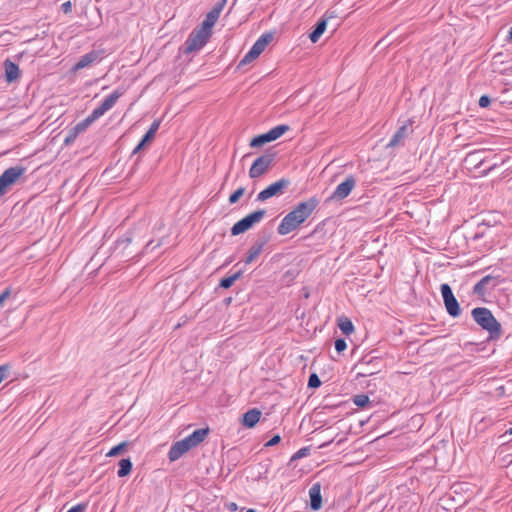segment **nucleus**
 Masks as SVG:
<instances>
[{
  "label": "nucleus",
  "mask_w": 512,
  "mask_h": 512,
  "mask_svg": "<svg viewBox=\"0 0 512 512\" xmlns=\"http://www.w3.org/2000/svg\"><path fill=\"white\" fill-rule=\"evenodd\" d=\"M265 215L266 211L264 209H259L246 215L232 226L231 235L237 236L242 233H245L246 231L251 229L255 224L259 223L264 218Z\"/></svg>",
  "instance_id": "obj_4"
},
{
  "label": "nucleus",
  "mask_w": 512,
  "mask_h": 512,
  "mask_svg": "<svg viewBox=\"0 0 512 512\" xmlns=\"http://www.w3.org/2000/svg\"><path fill=\"white\" fill-rule=\"evenodd\" d=\"M152 243H153V241H149V242L147 243V247H148V246H150V245H152Z\"/></svg>",
  "instance_id": "obj_61"
},
{
  "label": "nucleus",
  "mask_w": 512,
  "mask_h": 512,
  "mask_svg": "<svg viewBox=\"0 0 512 512\" xmlns=\"http://www.w3.org/2000/svg\"><path fill=\"white\" fill-rule=\"evenodd\" d=\"M356 186V179L353 175H349L342 183L338 184L329 200H343L349 196Z\"/></svg>",
  "instance_id": "obj_10"
},
{
  "label": "nucleus",
  "mask_w": 512,
  "mask_h": 512,
  "mask_svg": "<svg viewBox=\"0 0 512 512\" xmlns=\"http://www.w3.org/2000/svg\"><path fill=\"white\" fill-rule=\"evenodd\" d=\"M490 103H491V99L488 95H482L478 102V104L481 108H487L490 105Z\"/></svg>",
  "instance_id": "obj_43"
},
{
  "label": "nucleus",
  "mask_w": 512,
  "mask_h": 512,
  "mask_svg": "<svg viewBox=\"0 0 512 512\" xmlns=\"http://www.w3.org/2000/svg\"><path fill=\"white\" fill-rule=\"evenodd\" d=\"M408 134H409L408 124H404V125L400 126L397 129V131L395 132V134L392 136V138L390 139V141L386 145V147L394 148L396 146L402 145L404 139L408 136Z\"/></svg>",
  "instance_id": "obj_15"
},
{
  "label": "nucleus",
  "mask_w": 512,
  "mask_h": 512,
  "mask_svg": "<svg viewBox=\"0 0 512 512\" xmlns=\"http://www.w3.org/2000/svg\"><path fill=\"white\" fill-rule=\"evenodd\" d=\"M242 276V271L239 270L237 272H235L234 274L230 275V276H227V277H224L220 280L219 282V287L223 288V289H228L230 288L234 283L235 281H237L240 277Z\"/></svg>",
  "instance_id": "obj_27"
},
{
  "label": "nucleus",
  "mask_w": 512,
  "mask_h": 512,
  "mask_svg": "<svg viewBox=\"0 0 512 512\" xmlns=\"http://www.w3.org/2000/svg\"><path fill=\"white\" fill-rule=\"evenodd\" d=\"M367 373H368L369 375H372V374H374V372H373V371H371V370H368V369H367Z\"/></svg>",
  "instance_id": "obj_58"
},
{
  "label": "nucleus",
  "mask_w": 512,
  "mask_h": 512,
  "mask_svg": "<svg viewBox=\"0 0 512 512\" xmlns=\"http://www.w3.org/2000/svg\"><path fill=\"white\" fill-rule=\"evenodd\" d=\"M245 193V188L244 187H239L238 189H236L230 196H229V203L230 204H235L239 201V199L244 195Z\"/></svg>",
  "instance_id": "obj_36"
},
{
  "label": "nucleus",
  "mask_w": 512,
  "mask_h": 512,
  "mask_svg": "<svg viewBox=\"0 0 512 512\" xmlns=\"http://www.w3.org/2000/svg\"><path fill=\"white\" fill-rule=\"evenodd\" d=\"M495 280V277L492 275H486L480 281H478L473 287V293L479 296H483L486 294L487 286L491 281Z\"/></svg>",
  "instance_id": "obj_21"
},
{
  "label": "nucleus",
  "mask_w": 512,
  "mask_h": 512,
  "mask_svg": "<svg viewBox=\"0 0 512 512\" xmlns=\"http://www.w3.org/2000/svg\"><path fill=\"white\" fill-rule=\"evenodd\" d=\"M260 56L259 52L251 47V49L246 53V55L241 59L239 62L237 68H241L247 64H250L255 59H257Z\"/></svg>",
  "instance_id": "obj_28"
},
{
  "label": "nucleus",
  "mask_w": 512,
  "mask_h": 512,
  "mask_svg": "<svg viewBox=\"0 0 512 512\" xmlns=\"http://www.w3.org/2000/svg\"><path fill=\"white\" fill-rule=\"evenodd\" d=\"M231 508L236 509V503H233V504L231 505Z\"/></svg>",
  "instance_id": "obj_59"
},
{
  "label": "nucleus",
  "mask_w": 512,
  "mask_h": 512,
  "mask_svg": "<svg viewBox=\"0 0 512 512\" xmlns=\"http://www.w3.org/2000/svg\"><path fill=\"white\" fill-rule=\"evenodd\" d=\"M347 348V343L344 338H338L335 340V349L340 354Z\"/></svg>",
  "instance_id": "obj_39"
},
{
  "label": "nucleus",
  "mask_w": 512,
  "mask_h": 512,
  "mask_svg": "<svg viewBox=\"0 0 512 512\" xmlns=\"http://www.w3.org/2000/svg\"><path fill=\"white\" fill-rule=\"evenodd\" d=\"M87 508V504L79 503L73 507H71L67 512H84Z\"/></svg>",
  "instance_id": "obj_45"
},
{
  "label": "nucleus",
  "mask_w": 512,
  "mask_h": 512,
  "mask_svg": "<svg viewBox=\"0 0 512 512\" xmlns=\"http://www.w3.org/2000/svg\"><path fill=\"white\" fill-rule=\"evenodd\" d=\"M215 23L216 21L206 16L201 25L197 26L196 29L210 37L212 34V28Z\"/></svg>",
  "instance_id": "obj_29"
},
{
  "label": "nucleus",
  "mask_w": 512,
  "mask_h": 512,
  "mask_svg": "<svg viewBox=\"0 0 512 512\" xmlns=\"http://www.w3.org/2000/svg\"><path fill=\"white\" fill-rule=\"evenodd\" d=\"M322 18L323 19H326L327 22H329L330 20H333V19H338L339 18V14L337 13L336 10L334 9H328L323 15H322Z\"/></svg>",
  "instance_id": "obj_41"
},
{
  "label": "nucleus",
  "mask_w": 512,
  "mask_h": 512,
  "mask_svg": "<svg viewBox=\"0 0 512 512\" xmlns=\"http://www.w3.org/2000/svg\"><path fill=\"white\" fill-rule=\"evenodd\" d=\"M93 122L88 118L86 117L85 119H83L82 121H80L79 123H77L73 129L76 131V133L78 134H81L83 132H85L87 130V128L92 124Z\"/></svg>",
  "instance_id": "obj_35"
},
{
  "label": "nucleus",
  "mask_w": 512,
  "mask_h": 512,
  "mask_svg": "<svg viewBox=\"0 0 512 512\" xmlns=\"http://www.w3.org/2000/svg\"><path fill=\"white\" fill-rule=\"evenodd\" d=\"M209 433V428H200L193 431L190 435L182 440L175 442L169 452L168 458L170 461H176L181 458L190 449L197 447L201 442L204 441Z\"/></svg>",
  "instance_id": "obj_2"
},
{
  "label": "nucleus",
  "mask_w": 512,
  "mask_h": 512,
  "mask_svg": "<svg viewBox=\"0 0 512 512\" xmlns=\"http://www.w3.org/2000/svg\"><path fill=\"white\" fill-rule=\"evenodd\" d=\"M275 157V152L267 150L264 154L256 158L249 169V177L255 179L264 175L272 166Z\"/></svg>",
  "instance_id": "obj_5"
},
{
  "label": "nucleus",
  "mask_w": 512,
  "mask_h": 512,
  "mask_svg": "<svg viewBox=\"0 0 512 512\" xmlns=\"http://www.w3.org/2000/svg\"><path fill=\"white\" fill-rule=\"evenodd\" d=\"M338 326L345 335H350L354 332V325L348 318L340 319Z\"/></svg>",
  "instance_id": "obj_32"
},
{
  "label": "nucleus",
  "mask_w": 512,
  "mask_h": 512,
  "mask_svg": "<svg viewBox=\"0 0 512 512\" xmlns=\"http://www.w3.org/2000/svg\"><path fill=\"white\" fill-rule=\"evenodd\" d=\"M507 40H509V41L512 40V27L509 30V34H508Z\"/></svg>",
  "instance_id": "obj_55"
},
{
  "label": "nucleus",
  "mask_w": 512,
  "mask_h": 512,
  "mask_svg": "<svg viewBox=\"0 0 512 512\" xmlns=\"http://www.w3.org/2000/svg\"><path fill=\"white\" fill-rule=\"evenodd\" d=\"M353 403L359 408H365L370 404V399L366 394H358L353 397Z\"/></svg>",
  "instance_id": "obj_34"
},
{
  "label": "nucleus",
  "mask_w": 512,
  "mask_h": 512,
  "mask_svg": "<svg viewBox=\"0 0 512 512\" xmlns=\"http://www.w3.org/2000/svg\"><path fill=\"white\" fill-rule=\"evenodd\" d=\"M484 235H485V234H484V232H483V231H478V232H476V233H475V235H474V237H473V238H474L475 240H476V239H480V238H483V237H484Z\"/></svg>",
  "instance_id": "obj_53"
},
{
  "label": "nucleus",
  "mask_w": 512,
  "mask_h": 512,
  "mask_svg": "<svg viewBox=\"0 0 512 512\" xmlns=\"http://www.w3.org/2000/svg\"><path fill=\"white\" fill-rule=\"evenodd\" d=\"M118 465H119V469L117 471L118 477H125V476L129 475L130 472L132 471L133 464H132V461L130 460V458L121 459L119 461Z\"/></svg>",
  "instance_id": "obj_25"
},
{
  "label": "nucleus",
  "mask_w": 512,
  "mask_h": 512,
  "mask_svg": "<svg viewBox=\"0 0 512 512\" xmlns=\"http://www.w3.org/2000/svg\"><path fill=\"white\" fill-rule=\"evenodd\" d=\"M231 508L236 509V503H233V504L231 505Z\"/></svg>",
  "instance_id": "obj_60"
},
{
  "label": "nucleus",
  "mask_w": 512,
  "mask_h": 512,
  "mask_svg": "<svg viewBox=\"0 0 512 512\" xmlns=\"http://www.w3.org/2000/svg\"><path fill=\"white\" fill-rule=\"evenodd\" d=\"M4 68H5V79L8 83H12L19 78L20 69L16 63L7 59L4 62Z\"/></svg>",
  "instance_id": "obj_17"
},
{
  "label": "nucleus",
  "mask_w": 512,
  "mask_h": 512,
  "mask_svg": "<svg viewBox=\"0 0 512 512\" xmlns=\"http://www.w3.org/2000/svg\"><path fill=\"white\" fill-rule=\"evenodd\" d=\"M320 201L316 196L297 203L294 208L282 219L277 227L279 235H287L304 223L318 207Z\"/></svg>",
  "instance_id": "obj_1"
},
{
  "label": "nucleus",
  "mask_w": 512,
  "mask_h": 512,
  "mask_svg": "<svg viewBox=\"0 0 512 512\" xmlns=\"http://www.w3.org/2000/svg\"><path fill=\"white\" fill-rule=\"evenodd\" d=\"M267 143H270L269 137L267 133H263L252 138L249 143V146L251 148H258L264 146Z\"/></svg>",
  "instance_id": "obj_31"
},
{
  "label": "nucleus",
  "mask_w": 512,
  "mask_h": 512,
  "mask_svg": "<svg viewBox=\"0 0 512 512\" xmlns=\"http://www.w3.org/2000/svg\"><path fill=\"white\" fill-rule=\"evenodd\" d=\"M372 360H373V358H372V359H370V360H369V361H367V362H365V361L363 360L362 365H369V364L372 362Z\"/></svg>",
  "instance_id": "obj_56"
},
{
  "label": "nucleus",
  "mask_w": 512,
  "mask_h": 512,
  "mask_svg": "<svg viewBox=\"0 0 512 512\" xmlns=\"http://www.w3.org/2000/svg\"><path fill=\"white\" fill-rule=\"evenodd\" d=\"M132 243V236L130 233H126L115 242L114 253L120 256L125 261L132 258V252L126 253V249Z\"/></svg>",
  "instance_id": "obj_12"
},
{
  "label": "nucleus",
  "mask_w": 512,
  "mask_h": 512,
  "mask_svg": "<svg viewBox=\"0 0 512 512\" xmlns=\"http://www.w3.org/2000/svg\"><path fill=\"white\" fill-rule=\"evenodd\" d=\"M246 512H255L254 509H248Z\"/></svg>",
  "instance_id": "obj_62"
},
{
  "label": "nucleus",
  "mask_w": 512,
  "mask_h": 512,
  "mask_svg": "<svg viewBox=\"0 0 512 512\" xmlns=\"http://www.w3.org/2000/svg\"><path fill=\"white\" fill-rule=\"evenodd\" d=\"M290 185V180L287 178H281L280 180L270 184L264 190H262L258 195L256 200L259 202H264L269 198L274 196L281 195L286 188Z\"/></svg>",
  "instance_id": "obj_9"
},
{
  "label": "nucleus",
  "mask_w": 512,
  "mask_h": 512,
  "mask_svg": "<svg viewBox=\"0 0 512 512\" xmlns=\"http://www.w3.org/2000/svg\"><path fill=\"white\" fill-rule=\"evenodd\" d=\"M160 124H161V120L160 119H155L150 128L148 129V131H152L153 134L155 135L160 127Z\"/></svg>",
  "instance_id": "obj_46"
},
{
  "label": "nucleus",
  "mask_w": 512,
  "mask_h": 512,
  "mask_svg": "<svg viewBox=\"0 0 512 512\" xmlns=\"http://www.w3.org/2000/svg\"><path fill=\"white\" fill-rule=\"evenodd\" d=\"M261 411L257 408L248 410L243 414L242 425L246 428H253L259 422Z\"/></svg>",
  "instance_id": "obj_16"
},
{
  "label": "nucleus",
  "mask_w": 512,
  "mask_h": 512,
  "mask_svg": "<svg viewBox=\"0 0 512 512\" xmlns=\"http://www.w3.org/2000/svg\"><path fill=\"white\" fill-rule=\"evenodd\" d=\"M61 10L65 13V14H68L72 11V3L71 1H66L64 3H62L61 5Z\"/></svg>",
  "instance_id": "obj_48"
},
{
  "label": "nucleus",
  "mask_w": 512,
  "mask_h": 512,
  "mask_svg": "<svg viewBox=\"0 0 512 512\" xmlns=\"http://www.w3.org/2000/svg\"><path fill=\"white\" fill-rule=\"evenodd\" d=\"M281 441L280 435H274L266 444L265 446L270 447L278 444Z\"/></svg>",
  "instance_id": "obj_49"
},
{
  "label": "nucleus",
  "mask_w": 512,
  "mask_h": 512,
  "mask_svg": "<svg viewBox=\"0 0 512 512\" xmlns=\"http://www.w3.org/2000/svg\"><path fill=\"white\" fill-rule=\"evenodd\" d=\"M146 144H147V142H144V140L141 139L140 142L138 143V145L134 148L133 154H136L139 151H141L145 147Z\"/></svg>",
  "instance_id": "obj_51"
},
{
  "label": "nucleus",
  "mask_w": 512,
  "mask_h": 512,
  "mask_svg": "<svg viewBox=\"0 0 512 512\" xmlns=\"http://www.w3.org/2000/svg\"><path fill=\"white\" fill-rule=\"evenodd\" d=\"M124 92V89H116L104 99L100 106L107 112L116 104V102L124 94Z\"/></svg>",
  "instance_id": "obj_19"
},
{
  "label": "nucleus",
  "mask_w": 512,
  "mask_h": 512,
  "mask_svg": "<svg viewBox=\"0 0 512 512\" xmlns=\"http://www.w3.org/2000/svg\"><path fill=\"white\" fill-rule=\"evenodd\" d=\"M309 498V505L313 511H318L322 508L321 484L319 482L314 483L310 487Z\"/></svg>",
  "instance_id": "obj_14"
},
{
  "label": "nucleus",
  "mask_w": 512,
  "mask_h": 512,
  "mask_svg": "<svg viewBox=\"0 0 512 512\" xmlns=\"http://www.w3.org/2000/svg\"><path fill=\"white\" fill-rule=\"evenodd\" d=\"M154 136H155V135L153 134V132H152V131H147V132L144 134V136L142 137V139L144 140V142L149 143V142H151V141H152V139L154 138Z\"/></svg>",
  "instance_id": "obj_50"
},
{
  "label": "nucleus",
  "mask_w": 512,
  "mask_h": 512,
  "mask_svg": "<svg viewBox=\"0 0 512 512\" xmlns=\"http://www.w3.org/2000/svg\"><path fill=\"white\" fill-rule=\"evenodd\" d=\"M336 408H337L336 406H325V407H323V410L332 411V410H334Z\"/></svg>",
  "instance_id": "obj_54"
},
{
  "label": "nucleus",
  "mask_w": 512,
  "mask_h": 512,
  "mask_svg": "<svg viewBox=\"0 0 512 512\" xmlns=\"http://www.w3.org/2000/svg\"><path fill=\"white\" fill-rule=\"evenodd\" d=\"M290 130V126L287 124L278 125L272 129H270L267 133L270 142L277 140L282 135H284L287 131Z\"/></svg>",
  "instance_id": "obj_24"
},
{
  "label": "nucleus",
  "mask_w": 512,
  "mask_h": 512,
  "mask_svg": "<svg viewBox=\"0 0 512 512\" xmlns=\"http://www.w3.org/2000/svg\"><path fill=\"white\" fill-rule=\"evenodd\" d=\"M273 37L274 35L272 32H266L256 40L252 47L256 49L259 52V54H261L265 50V48L272 42Z\"/></svg>",
  "instance_id": "obj_20"
},
{
  "label": "nucleus",
  "mask_w": 512,
  "mask_h": 512,
  "mask_svg": "<svg viewBox=\"0 0 512 512\" xmlns=\"http://www.w3.org/2000/svg\"><path fill=\"white\" fill-rule=\"evenodd\" d=\"M102 51L92 50L80 57L78 62L74 65L73 70L78 71L85 67H88L102 59Z\"/></svg>",
  "instance_id": "obj_13"
},
{
  "label": "nucleus",
  "mask_w": 512,
  "mask_h": 512,
  "mask_svg": "<svg viewBox=\"0 0 512 512\" xmlns=\"http://www.w3.org/2000/svg\"><path fill=\"white\" fill-rule=\"evenodd\" d=\"M209 38V36L194 28L183 45V53L190 54L200 50L207 43Z\"/></svg>",
  "instance_id": "obj_7"
},
{
  "label": "nucleus",
  "mask_w": 512,
  "mask_h": 512,
  "mask_svg": "<svg viewBox=\"0 0 512 512\" xmlns=\"http://www.w3.org/2000/svg\"><path fill=\"white\" fill-rule=\"evenodd\" d=\"M78 135H79V134H78V133H76V131H75L73 128H71V129L68 131V134H67V136H66V138H65V141H64V142H65V144H70V143L74 142V141H75V139L78 137Z\"/></svg>",
  "instance_id": "obj_42"
},
{
  "label": "nucleus",
  "mask_w": 512,
  "mask_h": 512,
  "mask_svg": "<svg viewBox=\"0 0 512 512\" xmlns=\"http://www.w3.org/2000/svg\"><path fill=\"white\" fill-rule=\"evenodd\" d=\"M128 446H129V442L123 441V442L115 445L114 447H112L110 449V451L106 454V456L107 457L117 456V455L123 453L124 451H126Z\"/></svg>",
  "instance_id": "obj_33"
},
{
  "label": "nucleus",
  "mask_w": 512,
  "mask_h": 512,
  "mask_svg": "<svg viewBox=\"0 0 512 512\" xmlns=\"http://www.w3.org/2000/svg\"><path fill=\"white\" fill-rule=\"evenodd\" d=\"M328 22L322 17L315 24L313 30L309 34V39L312 43H317L327 28Z\"/></svg>",
  "instance_id": "obj_18"
},
{
  "label": "nucleus",
  "mask_w": 512,
  "mask_h": 512,
  "mask_svg": "<svg viewBox=\"0 0 512 512\" xmlns=\"http://www.w3.org/2000/svg\"><path fill=\"white\" fill-rule=\"evenodd\" d=\"M25 167L13 166L6 169L0 176V195L7 192L8 188L24 174Z\"/></svg>",
  "instance_id": "obj_8"
},
{
  "label": "nucleus",
  "mask_w": 512,
  "mask_h": 512,
  "mask_svg": "<svg viewBox=\"0 0 512 512\" xmlns=\"http://www.w3.org/2000/svg\"><path fill=\"white\" fill-rule=\"evenodd\" d=\"M505 434L512 435V428H510L509 430H507Z\"/></svg>",
  "instance_id": "obj_57"
},
{
  "label": "nucleus",
  "mask_w": 512,
  "mask_h": 512,
  "mask_svg": "<svg viewBox=\"0 0 512 512\" xmlns=\"http://www.w3.org/2000/svg\"><path fill=\"white\" fill-rule=\"evenodd\" d=\"M9 370H10L9 365H1L0 366V383L7 377Z\"/></svg>",
  "instance_id": "obj_44"
},
{
  "label": "nucleus",
  "mask_w": 512,
  "mask_h": 512,
  "mask_svg": "<svg viewBox=\"0 0 512 512\" xmlns=\"http://www.w3.org/2000/svg\"><path fill=\"white\" fill-rule=\"evenodd\" d=\"M11 288L8 287L6 288L1 294H0V305L7 299L10 297L11 295Z\"/></svg>",
  "instance_id": "obj_47"
},
{
  "label": "nucleus",
  "mask_w": 512,
  "mask_h": 512,
  "mask_svg": "<svg viewBox=\"0 0 512 512\" xmlns=\"http://www.w3.org/2000/svg\"><path fill=\"white\" fill-rule=\"evenodd\" d=\"M227 3V0H219L213 8L206 14L209 18L213 19L217 22L221 12L223 11L225 5Z\"/></svg>",
  "instance_id": "obj_26"
},
{
  "label": "nucleus",
  "mask_w": 512,
  "mask_h": 512,
  "mask_svg": "<svg viewBox=\"0 0 512 512\" xmlns=\"http://www.w3.org/2000/svg\"><path fill=\"white\" fill-rule=\"evenodd\" d=\"M321 384H322V382L316 373L310 374L309 379H308V387L309 388L316 389V388L320 387Z\"/></svg>",
  "instance_id": "obj_37"
},
{
  "label": "nucleus",
  "mask_w": 512,
  "mask_h": 512,
  "mask_svg": "<svg viewBox=\"0 0 512 512\" xmlns=\"http://www.w3.org/2000/svg\"><path fill=\"white\" fill-rule=\"evenodd\" d=\"M106 113V111L101 107L95 108L90 115L87 117L94 123L98 118L103 116Z\"/></svg>",
  "instance_id": "obj_38"
},
{
  "label": "nucleus",
  "mask_w": 512,
  "mask_h": 512,
  "mask_svg": "<svg viewBox=\"0 0 512 512\" xmlns=\"http://www.w3.org/2000/svg\"><path fill=\"white\" fill-rule=\"evenodd\" d=\"M290 130V126L287 124L278 125L272 129H270L267 133L270 142L277 140L282 135H284L287 131Z\"/></svg>",
  "instance_id": "obj_22"
},
{
  "label": "nucleus",
  "mask_w": 512,
  "mask_h": 512,
  "mask_svg": "<svg viewBox=\"0 0 512 512\" xmlns=\"http://www.w3.org/2000/svg\"><path fill=\"white\" fill-rule=\"evenodd\" d=\"M471 316L478 326L489 333L490 339L497 340L501 337L503 333L502 326L490 309L476 307L472 309Z\"/></svg>",
  "instance_id": "obj_3"
},
{
  "label": "nucleus",
  "mask_w": 512,
  "mask_h": 512,
  "mask_svg": "<svg viewBox=\"0 0 512 512\" xmlns=\"http://www.w3.org/2000/svg\"><path fill=\"white\" fill-rule=\"evenodd\" d=\"M270 235L269 234H263L258 236L254 244L249 248L247 251V255L245 258V263L250 264L253 261H255L258 256L262 253L265 245L269 242Z\"/></svg>",
  "instance_id": "obj_11"
},
{
  "label": "nucleus",
  "mask_w": 512,
  "mask_h": 512,
  "mask_svg": "<svg viewBox=\"0 0 512 512\" xmlns=\"http://www.w3.org/2000/svg\"><path fill=\"white\" fill-rule=\"evenodd\" d=\"M146 144H147V142H144V140L141 139L140 142L138 143V145L134 148L133 154H136L139 151H141L145 147Z\"/></svg>",
  "instance_id": "obj_52"
},
{
  "label": "nucleus",
  "mask_w": 512,
  "mask_h": 512,
  "mask_svg": "<svg viewBox=\"0 0 512 512\" xmlns=\"http://www.w3.org/2000/svg\"><path fill=\"white\" fill-rule=\"evenodd\" d=\"M215 23L216 21L206 16L201 25L197 26L196 29L210 37L212 34V28Z\"/></svg>",
  "instance_id": "obj_30"
},
{
  "label": "nucleus",
  "mask_w": 512,
  "mask_h": 512,
  "mask_svg": "<svg viewBox=\"0 0 512 512\" xmlns=\"http://www.w3.org/2000/svg\"><path fill=\"white\" fill-rule=\"evenodd\" d=\"M440 291L447 313L453 318L459 317L461 314V307L454 296L450 285L447 283L441 284Z\"/></svg>",
  "instance_id": "obj_6"
},
{
  "label": "nucleus",
  "mask_w": 512,
  "mask_h": 512,
  "mask_svg": "<svg viewBox=\"0 0 512 512\" xmlns=\"http://www.w3.org/2000/svg\"><path fill=\"white\" fill-rule=\"evenodd\" d=\"M290 130V126L287 124L278 125L272 129H270L267 133L270 142L277 140L282 135H284L287 131Z\"/></svg>",
  "instance_id": "obj_23"
},
{
  "label": "nucleus",
  "mask_w": 512,
  "mask_h": 512,
  "mask_svg": "<svg viewBox=\"0 0 512 512\" xmlns=\"http://www.w3.org/2000/svg\"><path fill=\"white\" fill-rule=\"evenodd\" d=\"M309 448L308 447H304V448H301L299 449L292 457H291V461H294V460H298L300 458H303V457H306L309 455Z\"/></svg>",
  "instance_id": "obj_40"
}]
</instances>
